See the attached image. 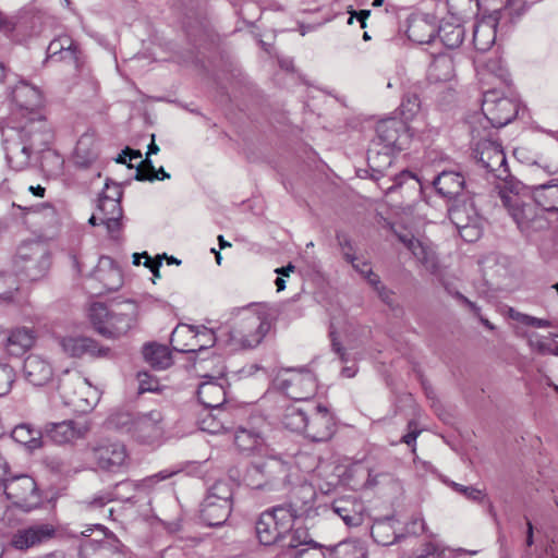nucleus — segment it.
Wrapping results in <instances>:
<instances>
[{"label":"nucleus","instance_id":"f257e3e1","mask_svg":"<svg viewBox=\"0 0 558 558\" xmlns=\"http://www.w3.org/2000/svg\"><path fill=\"white\" fill-rule=\"evenodd\" d=\"M456 230L469 243L477 241L483 231L482 220L474 204L478 186L474 180L456 172Z\"/></svg>","mask_w":558,"mask_h":558},{"label":"nucleus","instance_id":"f03ea898","mask_svg":"<svg viewBox=\"0 0 558 558\" xmlns=\"http://www.w3.org/2000/svg\"><path fill=\"white\" fill-rule=\"evenodd\" d=\"M270 329L269 314L263 306L244 310L229 331L234 349L256 348Z\"/></svg>","mask_w":558,"mask_h":558},{"label":"nucleus","instance_id":"7ed1b4c3","mask_svg":"<svg viewBox=\"0 0 558 558\" xmlns=\"http://www.w3.org/2000/svg\"><path fill=\"white\" fill-rule=\"evenodd\" d=\"M299 515L300 511L293 504L278 505L264 511L255 524L259 543L269 546L282 541Z\"/></svg>","mask_w":558,"mask_h":558},{"label":"nucleus","instance_id":"20e7f679","mask_svg":"<svg viewBox=\"0 0 558 558\" xmlns=\"http://www.w3.org/2000/svg\"><path fill=\"white\" fill-rule=\"evenodd\" d=\"M476 137L477 135L473 131V158L486 171L487 180L498 181L496 186L508 189L511 186L512 180L501 145L486 137L476 141Z\"/></svg>","mask_w":558,"mask_h":558},{"label":"nucleus","instance_id":"39448f33","mask_svg":"<svg viewBox=\"0 0 558 558\" xmlns=\"http://www.w3.org/2000/svg\"><path fill=\"white\" fill-rule=\"evenodd\" d=\"M502 205L507 208L521 232L530 235L548 228V220L544 217V210L536 204L524 203L518 194L512 193L513 185L504 189L497 185Z\"/></svg>","mask_w":558,"mask_h":558},{"label":"nucleus","instance_id":"423d86ee","mask_svg":"<svg viewBox=\"0 0 558 558\" xmlns=\"http://www.w3.org/2000/svg\"><path fill=\"white\" fill-rule=\"evenodd\" d=\"M235 483L230 478L216 481L207 490L202 504V519L209 526L223 524L231 514Z\"/></svg>","mask_w":558,"mask_h":558},{"label":"nucleus","instance_id":"0eeeda50","mask_svg":"<svg viewBox=\"0 0 558 558\" xmlns=\"http://www.w3.org/2000/svg\"><path fill=\"white\" fill-rule=\"evenodd\" d=\"M58 389L64 404L78 412L90 411L100 399L99 390L78 372L66 371L59 379Z\"/></svg>","mask_w":558,"mask_h":558},{"label":"nucleus","instance_id":"6e6552de","mask_svg":"<svg viewBox=\"0 0 558 558\" xmlns=\"http://www.w3.org/2000/svg\"><path fill=\"white\" fill-rule=\"evenodd\" d=\"M51 265L50 253L39 241L23 242L14 259V267L19 275L32 281L44 278Z\"/></svg>","mask_w":558,"mask_h":558},{"label":"nucleus","instance_id":"1a4fd4ad","mask_svg":"<svg viewBox=\"0 0 558 558\" xmlns=\"http://www.w3.org/2000/svg\"><path fill=\"white\" fill-rule=\"evenodd\" d=\"M111 420L117 426L125 427L126 432L142 444H155L163 436V417L158 410L140 414L134 418L128 413L117 414Z\"/></svg>","mask_w":558,"mask_h":558},{"label":"nucleus","instance_id":"9d476101","mask_svg":"<svg viewBox=\"0 0 558 558\" xmlns=\"http://www.w3.org/2000/svg\"><path fill=\"white\" fill-rule=\"evenodd\" d=\"M289 473V464L277 457L253 463L245 472L244 482L253 489H271L283 483Z\"/></svg>","mask_w":558,"mask_h":558},{"label":"nucleus","instance_id":"9b49d317","mask_svg":"<svg viewBox=\"0 0 558 558\" xmlns=\"http://www.w3.org/2000/svg\"><path fill=\"white\" fill-rule=\"evenodd\" d=\"M3 492L9 500L19 508L29 511L40 502L36 483L28 475L1 478Z\"/></svg>","mask_w":558,"mask_h":558},{"label":"nucleus","instance_id":"f8f14e48","mask_svg":"<svg viewBox=\"0 0 558 558\" xmlns=\"http://www.w3.org/2000/svg\"><path fill=\"white\" fill-rule=\"evenodd\" d=\"M308 411L305 437L314 442H324L331 439L336 433V418L329 409L316 402H307Z\"/></svg>","mask_w":558,"mask_h":558},{"label":"nucleus","instance_id":"ddd939ff","mask_svg":"<svg viewBox=\"0 0 558 558\" xmlns=\"http://www.w3.org/2000/svg\"><path fill=\"white\" fill-rule=\"evenodd\" d=\"M482 111L492 126L502 128L515 118L518 105L510 98L500 97L497 90L487 89L483 94Z\"/></svg>","mask_w":558,"mask_h":558},{"label":"nucleus","instance_id":"4468645a","mask_svg":"<svg viewBox=\"0 0 558 558\" xmlns=\"http://www.w3.org/2000/svg\"><path fill=\"white\" fill-rule=\"evenodd\" d=\"M216 336L204 326H178L171 336V343L180 352H195L214 345Z\"/></svg>","mask_w":558,"mask_h":558},{"label":"nucleus","instance_id":"2eb2a0df","mask_svg":"<svg viewBox=\"0 0 558 558\" xmlns=\"http://www.w3.org/2000/svg\"><path fill=\"white\" fill-rule=\"evenodd\" d=\"M122 196V190L118 184L109 185L106 183L105 192L98 199L97 210L100 214V223L106 226L111 236L120 230L122 207L120 199Z\"/></svg>","mask_w":558,"mask_h":558},{"label":"nucleus","instance_id":"dca6fc26","mask_svg":"<svg viewBox=\"0 0 558 558\" xmlns=\"http://www.w3.org/2000/svg\"><path fill=\"white\" fill-rule=\"evenodd\" d=\"M92 457L99 469L113 473L120 472L129 463L126 448L118 441H102L94 446Z\"/></svg>","mask_w":558,"mask_h":558},{"label":"nucleus","instance_id":"f3484780","mask_svg":"<svg viewBox=\"0 0 558 558\" xmlns=\"http://www.w3.org/2000/svg\"><path fill=\"white\" fill-rule=\"evenodd\" d=\"M280 388L296 402H311L310 398L316 392V380L311 372H290L280 379Z\"/></svg>","mask_w":558,"mask_h":558},{"label":"nucleus","instance_id":"a211bd4d","mask_svg":"<svg viewBox=\"0 0 558 558\" xmlns=\"http://www.w3.org/2000/svg\"><path fill=\"white\" fill-rule=\"evenodd\" d=\"M25 129L8 135L4 141L5 157L11 168L14 170H23L29 163L33 153V143L24 138Z\"/></svg>","mask_w":558,"mask_h":558},{"label":"nucleus","instance_id":"6ab92c4d","mask_svg":"<svg viewBox=\"0 0 558 558\" xmlns=\"http://www.w3.org/2000/svg\"><path fill=\"white\" fill-rule=\"evenodd\" d=\"M56 530L50 524H34L19 529L10 539V546L16 550H27L53 537Z\"/></svg>","mask_w":558,"mask_h":558},{"label":"nucleus","instance_id":"aec40b11","mask_svg":"<svg viewBox=\"0 0 558 558\" xmlns=\"http://www.w3.org/2000/svg\"><path fill=\"white\" fill-rule=\"evenodd\" d=\"M58 343L63 353L71 357H83L89 355L92 357H106L109 355L110 349L101 347L98 342L87 337H61Z\"/></svg>","mask_w":558,"mask_h":558},{"label":"nucleus","instance_id":"412c9836","mask_svg":"<svg viewBox=\"0 0 558 558\" xmlns=\"http://www.w3.org/2000/svg\"><path fill=\"white\" fill-rule=\"evenodd\" d=\"M89 430L86 422L63 421L59 423H48L44 428L45 435L58 445L73 442L82 439Z\"/></svg>","mask_w":558,"mask_h":558},{"label":"nucleus","instance_id":"4be33fe9","mask_svg":"<svg viewBox=\"0 0 558 558\" xmlns=\"http://www.w3.org/2000/svg\"><path fill=\"white\" fill-rule=\"evenodd\" d=\"M450 24L446 23L439 27V36L441 41L447 47V52H441L435 56L433 63L429 68V77L436 82H447L450 81L453 74V57L451 54V44L449 35L450 32L447 31Z\"/></svg>","mask_w":558,"mask_h":558},{"label":"nucleus","instance_id":"5701e85b","mask_svg":"<svg viewBox=\"0 0 558 558\" xmlns=\"http://www.w3.org/2000/svg\"><path fill=\"white\" fill-rule=\"evenodd\" d=\"M81 56L78 44L66 34L56 37L47 47L48 58L72 63L75 69L82 64Z\"/></svg>","mask_w":558,"mask_h":558},{"label":"nucleus","instance_id":"b1692460","mask_svg":"<svg viewBox=\"0 0 558 558\" xmlns=\"http://www.w3.org/2000/svg\"><path fill=\"white\" fill-rule=\"evenodd\" d=\"M23 375L32 385L44 386L52 379L53 368L43 356L31 354L24 360Z\"/></svg>","mask_w":558,"mask_h":558},{"label":"nucleus","instance_id":"393cba45","mask_svg":"<svg viewBox=\"0 0 558 558\" xmlns=\"http://www.w3.org/2000/svg\"><path fill=\"white\" fill-rule=\"evenodd\" d=\"M404 131V123L398 119L379 121L376 126L378 145H383V148L388 150L393 148L401 150L403 143L400 142V138Z\"/></svg>","mask_w":558,"mask_h":558},{"label":"nucleus","instance_id":"a878e982","mask_svg":"<svg viewBox=\"0 0 558 558\" xmlns=\"http://www.w3.org/2000/svg\"><path fill=\"white\" fill-rule=\"evenodd\" d=\"M138 487V483L133 481H123L117 484L113 489L100 490L96 493L92 498L83 501V504L85 505L86 509L96 510L104 508L107 504L113 500L129 501L132 499V496L122 494L121 490H137Z\"/></svg>","mask_w":558,"mask_h":558},{"label":"nucleus","instance_id":"bb28decb","mask_svg":"<svg viewBox=\"0 0 558 558\" xmlns=\"http://www.w3.org/2000/svg\"><path fill=\"white\" fill-rule=\"evenodd\" d=\"M399 241L404 244L407 248H409L414 257L426 268V270L430 271L432 274H436L438 270L437 260L434 254V251L420 241L418 239H415L410 233H401L395 231Z\"/></svg>","mask_w":558,"mask_h":558},{"label":"nucleus","instance_id":"cd10ccee","mask_svg":"<svg viewBox=\"0 0 558 558\" xmlns=\"http://www.w3.org/2000/svg\"><path fill=\"white\" fill-rule=\"evenodd\" d=\"M223 371L219 372L218 377H209V380L203 381L197 389L199 402L211 409H218L226 401V390L218 379H222Z\"/></svg>","mask_w":558,"mask_h":558},{"label":"nucleus","instance_id":"c85d7f7f","mask_svg":"<svg viewBox=\"0 0 558 558\" xmlns=\"http://www.w3.org/2000/svg\"><path fill=\"white\" fill-rule=\"evenodd\" d=\"M94 276L108 292L117 291L122 286L121 270L109 256L99 258Z\"/></svg>","mask_w":558,"mask_h":558},{"label":"nucleus","instance_id":"c756f323","mask_svg":"<svg viewBox=\"0 0 558 558\" xmlns=\"http://www.w3.org/2000/svg\"><path fill=\"white\" fill-rule=\"evenodd\" d=\"M535 204L547 213H558V179L531 187Z\"/></svg>","mask_w":558,"mask_h":558},{"label":"nucleus","instance_id":"7c9ffc66","mask_svg":"<svg viewBox=\"0 0 558 558\" xmlns=\"http://www.w3.org/2000/svg\"><path fill=\"white\" fill-rule=\"evenodd\" d=\"M134 324L132 314L110 312L106 324L99 327V333L107 338H119L126 335Z\"/></svg>","mask_w":558,"mask_h":558},{"label":"nucleus","instance_id":"2f4dec72","mask_svg":"<svg viewBox=\"0 0 558 558\" xmlns=\"http://www.w3.org/2000/svg\"><path fill=\"white\" fill-rule=\"evenodd\" d=\"M397 523L398 521L395 519V517H386L375 520L371 529V535L373 539L383 546H389L393 544L399 537L402 536L401 534L397 533Z\"/></svg>","mask_w":558,"mask_h":558},{"label":"nucleus","instance_id":"473e14b6","mask_svg":"<svg viewBox=\"0 0 558 558\" xmlns=\"http://www.w3.org/2000/svg\"><path fill=\"white\" fill-rule=\"evenodd\" d=\"M15 102L29 112H34L44 104L41 92L29 84L22 83L13 92Z\"/></svg>","mask_w":558,"mask_h":558},{"label":"nucleus","instance_id":"72a5a7b5","mask_svg":"<svg viewBox=\"0 0 558 558\" xmlns=\"http://www.w3.org/2000/svg\"><path fill=\"white\" fill-rule=\"evenodd\" d=\"M98 157L97 145L92 135L84 134L76 143L73 161L80 168H87Z\"/></svg>","mask_w":558,"mask_h":558},{"label":"nucleus","instance_id":"f704fd0d","mask_svg":"<svg viewBox=\"0 0 558 558\" xmlns=\"http://www.w3.org/2000/svg\"><path fill=\"white\" fill-rule=\"evenodd\" d=\"M307 416L306 403H291L284 408L282 424L287 429L304 434Z\"/></svg>","mask_w":558,"mask_h":558},{"label":"nucleus","instance_id":"c9c22d12","mask_svg":"<svg viewBox=\"0 0 558 558\" xmlns=\"http://www.w3.org/2000/svg\"><path fill=\"white\" fill-rule=\"evenodd\" d=\"M88 558H125V547L118 539L107 541L97 545H85L82 548Z\"/></svg>","mask_w":558,"mask_h":558},{"label":"nucleus","instance_id":"e433bc0d","mask_svg":"<svg viewBox=\"0 0 558 558\" xmlns=\"http://www.w3.org/2000/svg\"><path fill=\"white\" fill-rule=\"evenodd\" d=\"M477 74L483 83H490V78L508 85L510 75L500 58H492L477 66Z\"/></svg>","mask_w":558,"mask_h":558},{"label":"nucleus","instance_id":"4c0bfd02","mask_svg":"<svg viewBox=\"0 0 558 558\" xmlns=\"http://www.w3.org/2000/svg\"><path fill=\"white\" fill-rule=\"evenodd\" d=\"M35 342L34 331L28 328H16L10 332L7 339V350L12 355H21L31 349Z\"/></svg>","mask_w":558,"mask_h":558},{"label":"nucleus","instance_id":"58836bf2","mask_svg":"<svg viewBox=\"0 0 558 558\" xmlns=\"http://www.w3.org/2000/svg\"><path fill=\"white\" fill-rule=\"evenodd\" d=\"M332 510L336 514H338L345 525L348 526H359L362 524L363 518L360 512L359 505L351 499H337L332 502Z\"/></svg>","mask_w":558,"mask_h":558},{"label":"nucleus","instance_id":"ea45409f","mask_svg":"<svg viewBox=\"0 0 558 558\" xmlns=\"http://www.w3.org/2000/svg\"><path fill=\"white\" fill-rule=\"evenodd\" d=\"M143 354L146 362L156 369H166L172 364L171 353L166 345L146 344L143 349Z\"/></svg>","mask_w":558,"mask_h":558},{"label":"nucleus","instance_id":"a19ab883","mask_svg":"<svg viewBox=\"0 0 558 558\" xmlns=\"http://www.w3.org/2000/svg\"><path fill=\"white\" fill-rule=\"evenodd\" d=\"M11 436L14 441L29 449H36L40 446L41 433L32 428L28 424H20L15 426Z\"/></svg>","mask_w":558,"mask_h":558},{"label":"nucleus","instance_id":"79ce46f5","mask_svg":"<svg viewBox=\"0 0 558 558\" xmlns=\"http://www.w3.org/2000/svg\"><path fill=\"white\" fill-rule=\"evenodd\" d=\"M229 414L226 411L218 410L217 414H208L201 421V429L209 434H220L232 429V425L228 420Z\"/></svg>","mask_w":558,"mask_h":558},{"label":"nucleus","instance_id":"37998d69","mask_svg":"<svg viewBox=\"0 0 558 558\" xmlns=\"http://www.w3.org/2000/svg\"><path fill=\"white\" fill-rule=\"evenodd\" d=\"M336 558H367V548L364 542L348 539L335 547Z\"/></svg>","mask_w":558,"mask_h":558},{"label":"nucleus","instance_id":"c03bdc74","mask_svg":"<svg viewBox=\"0 0 558 558\" xmlns=\"http://www.w3.org/2000/svg\"><path fill=\"white\" fill-rule=\"evenodd\" d=\"M408 37L417 44H428L435 34V27L424 20L412 21L408 27Z\"/></svg>","mask_w":558,"mask_h":558},{"label":"nucleus","instance_id":"a18cd8bd","mask_svg":"<svg viewBox=\"0 0 558 558\" xmlns=\"http://www.w3.org/2000/svg\"><path fill=\"white\" fill-rule=\"evenodd\" d=\"M392 161L391 150L386 149V151H380L374 147L368 149L367 162L373 172L384 174L392 165Z\"/></svg>","mask_w":558,"mask_h":558},{"label":"nucleus","instance_id":"49530a36","mask_svg":"<svg viewBox=\"0 0 558 558\" xmlns=\"http://www.w3.org/2000/svg\"><path fill=\"white\" fill-rule=\"evenodd\" d=\"M169 178H170V174L167 173L162 167H160L158 170H156L149 158H145L136 167L135 179L137 181H150L151 182L154 180H165V179H169Z\"/></svg>","mask_w":558,"mask_h":558},{"label":"nucleus","instance_id":"de8ad7c7","mask_svg":"<svg viewBox=\"0 0 558 558\" xmlns=\"http://www.w3.org/2000/svg\"><path fill=\"white\" fill-rule=\"evenodd\" d=\"M507 264L506 257L490 254L482 260V268L485 274L492 277H504L507 275Z\"/></svg>","mask_w":558,"mask_h":558},{"label":"nucleus","instance_id":"09e8293b","mask_svg":"<svg viewBox=\"0 0 558 558\" xmlns=\"http://www.w3.org/2000/svg\"><path fill=\"white\" fill-rule=\"evenodd\" d=\"M288 534L289 542L286 544L288 548L298 549L300 546L319 547V545L311 538L308 531L304 527L291 529Z\"/></svg>","mask_w":558,"mask_h":558},{"label":"nucleus","instance_id":"8fccbe9b","mask_svg":"<svg viewBox=\"0 0 558 558\" xmlns=\"http://www.w3.org/2000/svg\"><path fill=\"white\" fill-rule=\"evenodd\" d=\"M492 3L502 8L500 13L497 14L499 21L507 16L512 21L514 17H520L526 10L524 2L521 0H506L504 3L492 0Z\"/></svg>","mask_w":558,"mask_h":558},{"label":"nucleus","instance_id":"3c124183","mask_svg":"<svg viewBox=\"0 0 558 558\" xmlns=\"http://www.w3.org/2000/svg\"><path fill=\"white\" fill-rule=\"evenodd\" d=\"M436 192L448 199L452 196L453 173L451 171L440 172L433 181Z\"/></svg>","mask_w":558,"mask_h":558},{"label":"nucleus","instance_id":"603ef678","mask_svg":"<svg viewBox=\"0 0 558 558\" xmlns=\"http://www.w3.org/2000/svg\"><path fill=\"white\" fill-rule=\"evenodd\" d=\"M527 339V345L531 349V351L541 354V355H547L551 353V345L548 343L544 337L539 336L538 333L532 332L526 335Z\"/></svg>","mask_w":558,"mask_h":558},{"label":"nucleus","instance_id":"864d4df0","mask_svg":"<svg viewBox=\"0 0 558 558\" xmlns=\"http://www.w3.org/2000/svg\"><path fill=\"white\" fill-rule=\"evenodd\" d=\"M14 369L8 364H0V397L5 396L14 383Z\"/></svg>","mask_w":558,"mask_h":558},{"label":"nucleus","instance_id":"5fc2aeb1","mask_svg":"<svg viewBox=\"0 0 558 558\" xmlns=\"http://www.w3.org/2000/svg\"><path fill=\"white\" fill-rule=\"evenodd\" d=\"M110 312L101 303H95L89 308V318L95 329L99 332V327L106 324V319Z\"/></svg>","mask_w":558,"mask_h":558},{"label":"nucleus","instance_id":"6e6d98bb","mask_svg":"<svg viewBox=\"0 0 558 558\" xmlns=\"http://www.w3.org/2000/svg\"><path fill=\"white\" fill-rule=\"evenodd\" d=\"M337 241H338V244H339V246L341 248L343 258L348 263H353V262L357 260V257L354 255L353 243H352L351 239L347 234H344V233H337Z\"/></svg>","mask_w":558,"mask_h":558},{"label":"nucleus","instance_id":"4d7b16f0","mask_svg":"<svg viewBox=\"0 0 558 558\" xmlns=\"http://www.w3.org/2000/svg\"><path fill=\"white\" fill-rule=\"evenodd\" d=\"M17 290V283L11 275H0V298L9 300L14 291Z\"/></svg>","mask_w":558,"mask_h":558},{"label":"nucleus","instance_id":"13d9d810","mask_svg":"<svg viewBox=\"0 0 558 558\" xmlns=\"http://www.w3.org/2000/svg\"><path fill=\"white\" fill-rule=\"evenodd\" d=\"M456 492H459L466 499L475 502H482L485 498V494L481 489L472 486H464L458 483H456Z\"/></svg>","mask_w":558,"mask_h":558},{"label":"nucleus","instance_id":"bf43d9fd","mask_svg":"<svg viewBox=\"0 0 558 558\" xmlns=\"http://www.w3.org/2000/svg\"><path fill=\"white\" fill-rule=\"evenodd\" d=\"M456 301H459L461 304L468 306L472 312H474L478 316L481 323L486 328H488L489 330L495 329V325H493L488 319L484 318L483 316H481L478 314L480 308L476 306L475 303L471 302L470 300H468L465 296H463L462 294H460L458 292H456Z\"/></svg>","mask_w":558,"mask_h":558},{"label":"nucleus","instance_id":"052dcab7","mask_svg":"<svg viewBox=\"0 0 558 558\" xmlns=\"http://www.w3.org/2000/svg\"><path fill=\"white\" fill-rule=\"evenodd\" d=\"M402 114L405 119H409L411 116L415 114L418 111L420 102L418 98L414 95L409 97L407 101H403L401 105Z\"/></svg>","mask_w":558,"mask_h":558},{"label":"nucleus","instance_id":"680f3d73","mask_svg":"<svg viewBox=\"0 0 558 558\" xmlns=\"http://www.w3.org/2000/svg\"><path fill=\"white\" fill-rule=\"evenodd\" d=\"M421 429L414 421H410L408 424V433L402 437V441L408 446H412L417 436L420 435Z\"/></svg>","mask_w":558,"mask_h":558},{"label":"nucleus","instance_id":"e2e57ef3","mask_svg":"<svg viewBox=\"0 0 558 558\" xmlns=\"http://www.w3.org/2000/svg\"><path fill=\"white\" fill-rule=\"evenodd\" d=\"M349 13H350V17L348 19V24H352L354 19H356L361 24V28L366 27V21L371 14L369 10H360V11L352 10V11H349Z\"/></svg>","mask_w":558,"mask_h":558},{"label":"nucleus","instance_id":"0e129e2a","mask_svg":"<svg viewBox=\"0 0 558 558\" xmlns=\"http://www.w3.org/2000/svg\"><path fill=\"white\" fill-rule=\"evenodd\" d=\"M409 179H415V175L408 170H403L395 178V184L388 187L387 193L392 192L397 186H401L402 183Z\"/></svg>","mask_w":558,"mask_h":558},{"label":"nucleus","instance_id":"69168bd1","mask_svg":"<svg viewBox=\"0 0 558 558\" xmlns=\"http://www.w3.org/2000/svg\"><path fill=\"white\" fill-rule=\"evenodd\" d=\"M525 325L532 326L535 328H548V327H551V322L548 319L537 318V317L527 315Z\"/></svg>","mask_w":558,"mask_h":558},{"label":"nucleus","instance_id":"338daca9","mask_svg":"<svg viewBox=\"0 0 558 558\" xmlns=\"http://www.w3.org/2000/svg\"><path fill=\"white\" fill-rule=\"evenodd\" d=\"M379 299L388 304V305H392V302H393V292L391 290H389L388 288H386L384 284H381L377 290H376Z\"/></svg>","mask_w":558,"mask_h":558},{"label":"nucleus","instance_id":"774afa93","mask_svg":"<svg viewBox=\"0 0 558 558\" xmlns=\"http://www.w3.org/2000/svg\"><path fill=\"white\" fill-rule=\"evenodd\" d=\"M331 348H332V351L338 354V356L342 363L349 362L348 354H347L344 348L340 344L339 341H337L336 338L331 339Z\"/></svg>","mask_w":558,"mask_h":558}]
</instances>
